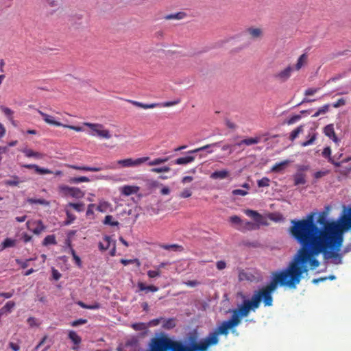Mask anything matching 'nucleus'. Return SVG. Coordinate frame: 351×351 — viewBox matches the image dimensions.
I'll return each instance as SVG.
<instances>
[{
    "label": "nucleus",
    "instance_id": "1",
    "mask_svg": "<svg viewBox=\"0 0 351 351\" xmlns=\"http://www.w3.org/2000/svg\"><path fill=\"white\" fill-rule=\"evenodd\" d=\"M315 215V213H311L306 219L291 221L290 233L302 247L287 269L272 273L269 284L258 290L263 295L265 306L272 305L271 293L278 285L295 289L302 274H307L308 265L311 269L319 265L315 256L320 253H324L326 258L341 259L338 252L342 245L343 233L351 228V207L339 221H325L327 212L319 213L317 221L322 225L320 230L314 223Z\"/></svg>",
    "mask_w": 351,
    "mask_h": 351
},
{
    "label": "nucleus",
    "instance_id": "2",
    "mask_svg": "<svg viewBox=\"0 0 351 351\" xmlns=\"http://www.w3.org/2000/svg\"><path fill=\"white\" fill-rule=\"evenodd\" d=\"M263 295L256 291L251 300H245L237 308L232 311V315L228 320L223 322L217 328L198 343H193L191 347L184 345L181 341H173L167 336L154 337L150 340L147 351H207L209 348L219 343L220 335H227L230 329L238 326L243 317H247L250 311H255L260 306Z\"/></svg>",
    "mask_w": 351,
    "mask_h": 351
},
{
    "label": "nucleus",
    "instance_id": "3",
    "mask_svg": "<svg viewBox=\"0 0 351 351\" xmlns=\"http://www.w3.org/2000/svg\"><path fill=\"white\" fill-rule=\"evenodd\" d=\"M83 125L88 128L87 134L93 137H97L101 139L108 140L112 135L110 131L101 123L84 122Z\"/></svg>",
    "mask_w": 351,
    "mask_h": 351
},
{
    "label": "nucleus",
    "instance_id": "4",
    "mask_svg": "<svg viewBox=\"0 0 351 351\" xmlns=\"http://www.w3.org/2000/svg\"><path fill=\"white\" fill-rule=\"evenodd\" d=\"M58 191L63 197H72L75 199H80L84 196V192L77 187H71L66 185H60Z\"/></svg>",
    "mask_w": 351,
    "mask_h": 351
},
{
    "label": "nucleus",
    "instance_id": "5",
    "mask_svg": "<svg viewBox=\"0 0 351 351\" xmlns=\"http://www.w3.org/2000/svg\"><path fill=\"white\" fill-rule=\"evenodd\" d=\"M38 112L41 115L43 120L45 121V123H47L49 125H56V126H62L64 128H69V129L75 130L76 132H85L86 131V130L83 127L62 124L60 122L56 121L54 119L53 117L49 115L46 113H44L41 110H38Z\"/></svg>",
    "mask_w": 351,
    "mask_h": 351
},
{
    "label": "nucleus",
    "instance_id": "6",
    "mask_svg": "<svg viewBox=\"0 0 351 351\" xmlns=\"http://www.w3.org/2000/svg\"><path fill=\"white\" fill-rule=\"evenodd\" d=\"M149 160V157H141L136 159L128 158L117 160V163L122 168L138 167Z\"/></svg>",
    "mask_w": 351,
    "mask_h": 351
},
{
    "label": "nucleus",
    "instance_id": "7",
    "mask_svg": "<svg viewBox=\"0 0 351 351\" xmlns=\"http://www.w3.org/2000/svg\"><path fill=\"white\" fill-rule=\"evenodd\" d=\"M139 350L138 340L134 337L128 339L124 344H121L117 348V351H139Z\"/></svg>",
    "mask_w": 351,
    "mask_h": 351
},
{
    "label": "nucleus",
    "instance_id": "8",
    "mask_svg": "<svg viewBox=\"0 0 351 351\" xmlns=\"http://www.w3.org/2000/svg\"><path fill=\"white\" fill-rule=\"evenodd\" d=\"M293 71V67L291 66H287L285 69L280 70V71L276 73L274 75V77L275 80L280 82H285L287 81L291 75V73Z\"/></svg>",
    "mask_w": 351,
    "mask_h": 351
},
{
    "label": "nucleus",
    "instance_id": "9",
    "mask_svg": "<svg viewBox=\"0 0 351 351\" xmlns=\"http://www.w3.org/2000/svg\"><path fill=\"white\" fill-rule=\"evenodd\" d=\"M27 228L32 231L35 234H40L45 229V226L40 220L27 221Z\"/></svg>",
    "mask_w": 351,
    "mask_h": 351
},
{
    "label": "nucleus",
    "instance_id": "10",
    "mask_svg": "<svg viewBox=\"0 0 351 351\" xmlns=\"http://www.w3.org/2000/svg\"><path fill=\"white\" fill-rule=\"evenodd\" d=\"M69 167L80 171H92V172H98L103 169H114L116 167L112 165H106L104 167H87V166H76V165H68Z\"/></svg>",
    "mask_w": 351,
    "mask_h": 351
},
{
    "label": "nucleus",
    "instance_id": "11",
    "mask_svg": "<svg viewBox=\"0 0 351 351\" xmlns=\"http://www.w3.org/2000/svg\"><path fill=\"white\" fill-rule=\"evenodd\" d=\"M245 34L252 39H258L262 38L263 32L260 27H250L245 29Z\"/></svg>",
    "mask_w": 351,
    "mask_h": 351
},
{
    "label": "nucleus",
    "instance_id": "12",
    "mask_svg": "<svg viewBox=\"0 0 351 351\" xmlns=\"http://www.w3.org/2000/svg\"><path fill=\"white\" fill-rule=\"evenodd\" d=\"M97 210L101 213L113 212V206L109 202L104 199H100L96 207Z\"/></svg>",
    "mask_w": 351,
    "mask_h": 351
},
{
    "label": "nucleus",
    "instance_id": "13",
    "mask_svg": "<svg viewBox=\"0 0 351 351\" xmlns=\"http://www.w3.org/2000/svg\"><path fill=\"white\" fill-rule=\"evenodd\" d=\"M230 176V172L228 169H222L214 171L210 174V178L213 180H224L228 178Z\"/></svg>",
    "mask_w": 351,
    "mask_h": 351
},
{
    "label": "nucleus",
    "instance_id": "14",
    "mask_svg": "<svg viewBox=\"0 0 351 351\" xmlns=\"http://www.w3.org/2000/svg\"><path fill=\"white\" fill-rule=\"evenodd\" d=\"M324 132L326 136L332 139L336 144L339 143V138L336 136L334 126L332 124L327 125L324 128Z\"/></svg>",
    "mask_w": 351,
    "mask_h": 351
},
{
    "label": "nucleus",
    "instance_id": "15",
    "mask_svg": "<svg viewBox=\"0 0 351 351\" xmlns=\"http://www.w3.org/2000/svg\"><path fill=\"white\" fill-rule=\"evenodd\" d=\"M121 194L129 196L132 194L136 193L139 191V187L137 186L124 185L119 189Z\"/></svg>",
    "mask_w": 351,
    "mask_h": 351
},
{
    "label": "nucleus",
    "instance_id": "16",
    "mask_svg": "<svg viewBox=\"0 0 351 351\" xmlns=\"http://www.w3.org/2000/svg\"><path fill=\"white\" fill-rule=\"evenodd\" d=\"M261 140V138L260 136L248 138L243 139V140L241 141L240 142L237 143V145L239 147H241L243 145L250 146L252 145L258 144V143H260Z\"/></svg>",
    "mask_w": 351,
    "mask_h": 351
},
{
    "label": "nucleus",
    "instance_id": "17",
    "mask_svg": "<svg viewBox=\"0 0 351 351\" xmlns=\"http://www.w3.org/2000/svg\"><path fill=\"white\" fill-rule=\"evenodd\" d=\"M162 327L165 330H170L176 326V319L175 318L165 319L162 317Z\"/></svg>",
    "mask_w": 351,
    "mask_h": 351
},
{
    "label": "nucleus",
    "instance_id": "18",
    "mask_svg": "<svg viewBox=\"0 0 351 351\" xmlns=\"http://www.w3.org/2000/svg\"><path fill=\"white\" fill-rule=\"evenodd\" d=\"M23 167L27 169H34L37 173L41 175L51 174L53 173L51 170L48 169L41 168L36 165H23Z\"/></svg>",
    "mask_w": 351,
    "mask_h": 351
},
{
    "label": "nucleus",
    "instance_id": "19",
    "mask_svg": "<svg viewBox=\"0 0 351 351\" xmlns=\"http://www.w3.org/2000/svg\"><path fill=\"white\" fill-rule=\"evenodd\" d=\"M195 160V156H187L186 157L178 158L173 161L175 165H185L193 162Z\"/></svg>",
    "mask_w": 351,
    "mask_h": 351
},
{
    "label": "nucleus",
    "instance_id": "20",
    "mask_svg": "<svg viewBox=\"0 0 351 351\" xmlns=\"http://www.w3.org/2000/svg\"><path fill=\"white\" fill-rule=\"evenodd\" d=\"M307 60H308V56L306 53L302 54L298 58L293 69H295L296 71H299L300 69H301L303 66H304L306 64Z\"/></svg>",
    "mask_w": 351,
    "mask_h": 351
},
{
    "label": "nucleus",
    "instance_id": "21",
    "mask_svg": "<svg viewBox=\"0 0 351 351\" xmlns=\"http://www.w3.org/2000/svg\"><path fill=\"white\" fill-rule=\"evenodd\" d=\"M69 337L74 343L73 346V350H76L78 348V345L80 343L82 339L81 337L75 332V331H69Z\"/></svg>",
    "mask_w": 351,
    "mask_h": 351
},
{
    "label": "nucleus",
    "instance_id": "22",
    "mask_svg": "<svg viewBox=\"0 0 351 351\" xmlns=\"http://www.w3.org/2000/svg\"><path fill=\"white\" fill-rule=\"evenodd\" d=\"M244 213L250 217H252L256 223H261L263 217L256 210L247 209L244 210Z\"/></svg>",
    "mask_w": 351,
    "mask_h": 351
},
{
    "label": "nucleus",
    "instance_id": "23",
    "mask_svg": "<svg viewBox=\"0 0 351 351\" xmlns=\"http://www.w3.org/2000/svg\"><path fill=\"white\" fill-rule=\"evenodd\" d=\"M23 152L25 154V155L27 157H34L35 158L40 159L43 158L44 155L41 153L34 152L32 149H25L23 150Z\"/></svg>",
    "mask_w": 351,
    "mask_h": 351
},
{
    "label": "nucleus",
    "instance_id": "24",
    "mask_svg": "<svg viewBox=\"0 0 351 351\" xmlns=\"http://www.w3.org/2000/svg\"><path fill=\"white\" fill-rule=\"evenodd\" d=\"M331 149L329 147H327L326 148H324V149L323 150L322 152V156L324 157V158H326L328 159V161L331 163H332L333 165H335V166H337L339 167V162H337L335 161V160L333 159L332 157H331Z\"/></svg>",
    "mask_w": 351,
    "mask_h": 351
},
{
    "label": "nucleus",
    "instance_id": "25",
    "mask_svg": "<svg viewBox=\"0 0 351 351\" xmlns=\"http://www.w3.org/2000/svg\"><path fill=\"white\" fill-rule=\"evenodd\" d=\"M111 243V238L109 236H105L103 239V241L99 243V247L100 250L104 251L110 247Z\"/></svg>",
    "mask_w": 351,
    "mask_h": 351
},
{
    "label": "nucleus",
    "instance_id": "26",
    "mask_svg": "<svg viewBox=\"0 0 351 351\" xmlns=\"http://www.w3.org/2000/svg\"><path fill=\"white\" fill-rule=\"evenodd\" d=\"M16 239L7 238L1 243V248L0 249V250H3L8 248V247H14L16 245Z\"/></svg>",
    "mask_w": 351,
    "mask_h": 351
},
{
    "label": "nucleus",
    "instance_id": "27",
    "mask_svg": "<svg viewBox=\"0 0 351 351\" xmlns=\"http://www.w3.org/2000/svg\"><path fill=\"white\" fill-rule=\"evenodd\" d=\"M258 226H255L253 223L252 222H250V221H243V224L241 226V227H238L237 228L239 230H241V231H245V230H254L256 228H257Z\"/></svg>",
    "mask_w": 351,
    "mask_h": 351
},
{
    "label": "nucleus",
    "instance_id": "28",
    "mask_svg": "<svg viewBox=\"0 0 351 351\" xmlns=\"http://www.w3.org/2000/svg\"><path fill=\"white\" fill-rule=\"evenodd\" d=\"M289 160H284L281 162L276 163L271 168V171L273 172H280L283 170L289 164Z\"/></svg>",
    "mask_w": 351,
    "mask_h": 351
},
{
    "label": "nucleus",
    "instance_id": "29",
    "mask_svg": "<svg viewBox=\"0 0 351 351\" xmlns=\"http://www.w3.org/2000/svg\"><path fill=\"white\" fill-rule=\"evenodd\" d=\"M169 160V157H165V158H154L152 160H148V165L149 166H156L160 164L165 163Z\"/></svg>",
    "mask_w": 351,
    "mask_h": 351
},
{
    "label": "nucleus",
    "instance_id": "30",
    "mask_svg": "<svg viewBox=\"0 0 351 351\" xmlns=\"http://www.w3.org/2000/svg\"><path fill=\"white\" fill-rule=\"evenodd\" d=\"M308 137L309 138L308 141L302 142L301 145L302 147H306L311 145L314 143L315 141L317 138V134L315 132H312L309 133Z\"/></svg>",
    "mask_w": 351,
    "mask_h": 351
},
{
    "label": "nucleus",
    "instance_id": "31",
    "mask_svg": "<svg viewBox=\"0 0 351 351\" xmlns=\"http://www.w3.org/2000/svg\"><path fill=\"white\" fill-rule=\"evenodd\" d=\"M103 223L105 225H109L110 226H118L119 225V221L114 220L112 215H106Z\"/></svg>",
    "mask_w": 351,
    "mask_h": 351
},
{
    "label": "nucleus",
    "instance_id": "32",
    "mask_svg": "<svg viewBox=\"0 0 351 351\" xmlns=\"http://www.w3.org/2000/svg\"><path fill=\"white\" fill-rule=\"evenodd\" d=\"M131 326L136 331H146L148 328L147 324L143 322L132 324Z\"/></svg>",
    "mask_w": 351,
    "mask_h": 351
},
{
    "label": "nucleus",
    "instance_id": "33",
    "mask_svg": "<svg viewBox=\"0 0 351 351\" xmlns=\"http://www.w3.org/2000/svg\"><path fill=\"white\" fill-rule=\"evenodd\" d=\"M138 287L140 291H152V292H156L158 290V288L155 286H153V285L146 286L143 282H138Z\"/></svg>",
    "mask_w": 351,
    "mask_h": 351
},
{
    "label": "nucleus",
    "instance_id": "34",
    "mask_svg": "<svg viewBox=\"0 0 351 351\" xmlns=\"http://www.w3.org/2000/svg\"><path fill=\"white\" fill-rule=\"evenodd\" d=\"M306 183L305 176L301 173H297L294 176L295 185L304 184Z\"/></svg>",
    "mask_w": 351,
    "mask_h": 351
},
{
    "label": "nucleus",
    "instance_id": "35",
    "mask_svg": "<svg viewBox=\"0 0 351 351\" xmlns=\"http://www.w3.org/2000/svg\"><path fill=\"white\" fill-rule=\"evenodd\" d=\"M304 131L303 125H300L296 129L293 130L289 136V139L293 141H294L300 134L302 133Z\"/></svg>",
    "mask_w": 351,
    "mask_h": 351
},
{
    "label": "nucleus",
    "instance_id": "36",
    "mask_svg": "<svg viewBox=\"0 0 351 351\" xmlns=\"http://www.w3.org/2000/svg\"><path fill=\"white\" fill-rule=\"evenodd\" d=\"M15 303L12 301L8 302L0 310L4 313H10L14 307Z\"/></svg>",
    "mask_w": 351,
    "mask_h": 351
},
{
    "label": "nucleus",
    "instance_id": "37",
    "mask_svg": "<svg viewBox=\"0 0 351 351\" xmlns=\"http://www.w3.org/2000/svg\"><path fill=\"white\" fill-rule=\"evenodd\" d=\"M218 145H219V143H213V144L206 145L205 146H203V147H199V148H197V149H193V150H190V151H189L187 152V154L197 153V152H199L200 151L205 150V149H207L208 148H210V147H215V146H218Z\"/></svg>",
    "mask_w": 351,
    "mask_h": 351
},
{
    "label": "nucleus",
    "instance_id": "38",
    "mask_svg": "<svg viewBox=\"0 0 351 351\" xmlns=\"http://www.w3.org/2000/svg\"><path fill=\"white\" fill-rule=\"evenodd\" d=\"M171 171V168L168 166H163L161 167H154L151 169L152 173H167Z\"/></svg>",
    "mask_w": 351,
    "mask_h": 351
},
{
    "label": "nucleus",
    "instance_id": "39",
    "mask_svg": "<svg viewBox=\"0 0 351 351\" xmlns=\"http://www.w3.org/2000/svg\"><path fill=\"white\" fill-rule=\"evenodd\" d=\"M83 203H69L66 205V208H68V207H71L77 212H82L83 210Z\"/></svg>",
    "mask_w": 351,
    "mask_h": 351
},
{
    "label": "nucleus",
    "instance_id": "40",
    "mask_svg": "<svg viewBox=\"0 0 351 351\" xmlns=\"http://www.w3.org/2000/svg\"><path fill=\"white\" fill-rule=\"evenodd\" d=\"M90 179L86 176L73 178L69 180L70 183L89 182Z\"/></svg>",
    "mask_w": 351,
    "mask_h": 351
},
{
    "label": "nucleus",
    "instance_id": "41",
    "mask_svg": "<svg viewBox=\"0 0 351 351\" xmlns=\"http://www.w3.org/2000/svg\"><path fill=\"white\" fill-rule=\"evenodd\" d=\"M229 221L232 224L238 225L239 227H241L243 224V220L237 215L231 216L229 219Z\"/></svg>",
    "mask_w": 351,
    "mask_h": 351
},
{
    "label": "nucleus",
    "instance_id": "42",
    "mask_svg": "<svg viewBox=\"0 0 351 351\" xmlns=\"http://www.w3.org/2000/svg\"><path fill=\"white\" fill-rule=\"evenodd\" d=\"M27 202L29 204H39L42 205H48L49 203L45 200L44 199H33V198H29L27 199Z\"/></svg>",
    "mask_w": 351,
    "mask_h": 351
},
{
    "label": "nucleus",
    "instance_id": "43",
    "mask_svg": "<svg viewBox=\"0 0 351 351\" xmlns=\"http://www.w3.org/2000/svg\"><path fill=\"white\" fill-rule=\"evenodd\" d=\"M180 102V100L179 99H176L174 101H166V102H164V103H158L159 104V106L158 107H170V106H173L177 105Z\"/></svg>",
    "mask_w": 351,
    "mask_h": 351
},
{
    "label": "nucleus",
    "instance_id": "44",
    "mask_svg": "<svg viewBox=\"0 0 351 351\" xmlns=\"http://www.w3.org/2000/svg\"><path fill=\"white\" fill-rule=\"evenodd\" d=\"M44 245H47L49 244H55L56 243V239L55 237L53 235H48L47 236L43 242Z\"/></svg>",
    "mask_w": 351,
    "mask_h": 351
},
{
    "label": "nucleus",
    "instance_id": "45",
    "mask_svg": "<svg viewBox=\"0 0 351 351\" xmlns=\"http://www.w3.org/2000/svg\"><path fill=\"white\" fill-rule=\"evenodd\" d=\"M121 263L123 265H127L130 264V263H136L137 267H139L141 265V263L138 261V259H137V258L129 259V260H128V259H121Z\"/></svg>",
    "mask_w": 351,
    "mask_h": 351
},
{
    "label": "nucleus",
    "instance_id": "46",
    "mask_svg": "<svg viewBox=\"0 0 351 351\" xmlns=\"http://www.w3.org/2000/svg\"><path fill=\"white\" fill-rule=\"evenodd\" d=\"M77 304L80 306L82 308H87V309H97L99 308V305L98 304H95L94 305H86L84 302L81 301H78Z\"/></svg>",
    "mask_w": 351,
    "mask_h": 351
},
{
    "label": "nucleus",
    "instance_id": "47",
    "mask_svg": "<svg viewBox=\"0 0 351 351\" xmlns=\"http://www.w3.org/2000/svg\"><path fill=\"white\" fill-rule=\"evenodd\" d=\"M1 110L5 114V115L8 117L9 119H12L13 111L10 108L5 106H1Z\"/></svg>",
    "mask_w": 351,
    "mask_h": 351
},
{
    "label": "nucleus",
    "instance_id": "48",
    "mask_svg": "<svg viewBox=\"0 0 351 351\" xmlns=\"http://www.w3.org/2000/svg\"><path fill=\"white\" fill-rule=\"evenodd\" d=\"M270 180L267 178H263L262 179L259 180L257 182L258 186L259 187H265V186H269Z\"/></svg>",
    "mask_w": 351,
    "mask_h": 351
},
{
    "label": "nucleus",
    "instance_id": "49",
    "mask_svg": "<svg viewBox=\"0 0 351 351\" xmlns=\"http://www.w3.org/2000/svg\"><path fill=\"white\" fill-rule=\"evenodd\" d=\"M162 317H161L154 319L149 321L148 323H147L148 328L156 326L159 325L160 324L162 323Z\"/></svg>",
    "mask_w": 351,
    "mask_h": 351
},
{
    "label": "nucleus",
    "instance_id": "50",
    "mask_svg": "<svg viewBox=\"0 0 351 351\" xmlns=\"http://www.w3.org/2000/svg\"><path fill=\"white\" fill-rule=\"evenodd\" d=\"M319 88H307L304 91V95L305 96H311L314 95L315 93H317L319 90Z\"/></svg>",
    "mask_w": 351,
    "mask_h": 351
},
{
    "label": "nucleus",
    "instance_id": "51",
    "mask_svg": "<svg viewBox=\"0 0 351 351\" xmlns=\"http://www.w3.org/2000/svg\"><path fill=\"white\" fill-rule=\"evenodd\" d=\"M65 210H66V217L68 219L66 224L71 223L75 219V216L74 215H73L72 213H71V212L69 210L68 208H65Z\"/></svg>",
    "mask_w": 351,
    "mask_h": 351
},
{
    "label": "nucleus",
    "instance_id": "52",
    "mask_svg": "<svg viewBox=\"0 0 351 351\" xmlns=\"http://www.w3.org/2000/svg\"><path fill=\"white\" fill-rule=\"evenodd\" d=\"M191 191L189 189H185L180 193V197L182 198H187L191 197Z\"/></svg>",
    "mask_w": 351,
    "mask_h": 351
},
{
    "label": "nucleus",
    "instance_id": "53",
    "mask_svg": "<svg viewBox=\"0 0 351 351\" xmlns=\"http://www.w3.org/2000/svg\"><path fill=\"white\" fill-rule=\"evenodd\" d=\"M161 247L167 250H177V249L180 248V247L178 245L176 244H172V245H161Z\"/></svg>",
    "mask_w": 351,
    "mask_h": 351
},
{
    "label": "nucleus",
    "instance_id": "54",
    "mask_svg": "<svg viewBox=\"0 0 351 351\" xmlns=\"http://www.w3.org/2000/svg\"><path fill=\"white\" fill-rule=\"evenodd\" d=\"M328 173H329V171H328V170L319 171L314 173V177L316 179H319V178L325 176L326 175H327Z\"/></svg>",
    "mask_w": 351,
    "mask_h": 351
},
{
    "label": "nucleus",
    "instance_id": "55",
    "mask_svg": "<svg viewBox=\"0 0 351 351\" xmlns=\"http://www.w3.org/2000/svg\"><path fill=\"white\" fill-rule=\"evenodd\" d=\"M232 195H241L245 196L248 194L247 191L242 190V189H234L232 191Z\"/></svg>",
    "mask_w": 351,
    "mask_h": 351
},
{
    "label": "nucleus",
    "instance_id": "56",
    "mask_svg": "<svg viewBox=\"0 0 351 351\" xmlns=\"http://www.w3.org/2000/svg\"><path fill=\"white\" fill-rule=\"evenodd\" d=\"M147 276L149 278H151L160 276V271H159L158 269L155 270V271L149 270V271H147Z\"/></svg>",
    "mask_w": 351,
    "mask_h": 351
},
{
    "label": "nucleus",
    "instance_id": "57",
    "mask_svg": "<svg viewBox=\"0 0 351 351\" xmlns=\"http://www.w3.org/2000/svg\"><path fill=\"white\" fill-rule=\"evenodd\" d=\"M330 107V104H325L324 106L319 108V112L321 113V114H324L329 111Z\"/></svg>",
    "mask_w": 351,
    "mask_h": 351
},
{
    "label": "nucleus",
    "instance_id": "58",
    "mask_svg": "<svg viewBox=\"0 0 351 351\" xmlns=\"http://www.w3.org/2000/svg\"><path fill=\"white\" fill-rule=\"evenodd\" d=\"M27 323L29 325L32 327L33 326H38L39 325V323L38 322V320L34 317H29L27 319Z\"/></svg>",
    "mask_w": 351,
    "mask_h": 351
},
{
    "label": "nucleus",
    "instance_id": "59",
    "mask_svg": "<svg viewBox=\"0 0 351 351\" xmlns=\"http://www.w3.org/2000/svg\"><path fill=\"white\" fill-rule=\"evenodd\" d=\"M95 207V204H90L88 206L87 210H86V215L90 216L94 215V208Z\"/></svg>",
    "mask_w": 351,
    "mask_h": 351
},
{
    "label": "nucleus",
    "instance_id": "60",
    "mask_svg": "<svg viewBox=\"0 0 351 351\" xmlns=\"http://www.w3.org/2000/svg\"><path fill=\"white\" fill-rule=\"evenodd\" d=\"M301 119V116L300 115H295L292 117H291L288 121H287V123L289 125H291V124H293L295 123V122H297L298 121H299L300 119Z\"/></svg>",
    "mask_w": 351,
    "mask_h": 351
},
{
    "label": "nucleus",
    "instance_id": "61",
    "mask_svg": "<svg viewBox=\"0 0 351 351\" xmlns=\"http://www.w3.org/2000/svg\"><path fill=\"white\" fill-rule=\"evenodd\" d=\"M346 104V101L344 99L341 98L339 99L336 103L332 104V106L335 108H337L339 107L343 106Z\"/></svg>",
    "mask_w": 351,
    "mask_h": 351
},
{
    "label": "nucleus",
    "instance_id": "62",
    "mask_svg": "<svg viewBox=\"0 0 351 351\" xmlns=\"http://www.w3.org/2000/svg\"><path fill=\"white\" fill-rule=\"evenodd\" d=\"M86 322H87L86 319H77V320H75V321L71 323V326H77L79 325L84 324Z\"/></svg>",
    "mask_w": 351,
    "mask_h": 351
},
{
    "label": "nucleus",
    "instance_id": "63",
    "mask_svg": "<svg viewBox=\"0 0 351 351\" xmlns=\"http://www.w3.org/2000/svg\"><path fill=\"white\" fill-rule=\"evenodd\" d=\"M158 106H159V104L158 103H153V104H143V109H150V108H156V107H158Z\"/></svg>",
    "mask_w": 351,
    "mask_h": 351
},
{
    "label": "nucleus",
    "instance_id": "64",
    "mask_svg": "<svg viewBox=\"0 0 351 351\" xmlns=\"http://www.w3.org/2000/svg\"><path fill=\"white\" fill-rule=\"evenodd\" d=\"M226 267V264L224 261H218L217 263V268L219 270L223 269Z\"/></svg>",
    "mask_w": 351,
    "mask_h": 351
}]
</instances>
